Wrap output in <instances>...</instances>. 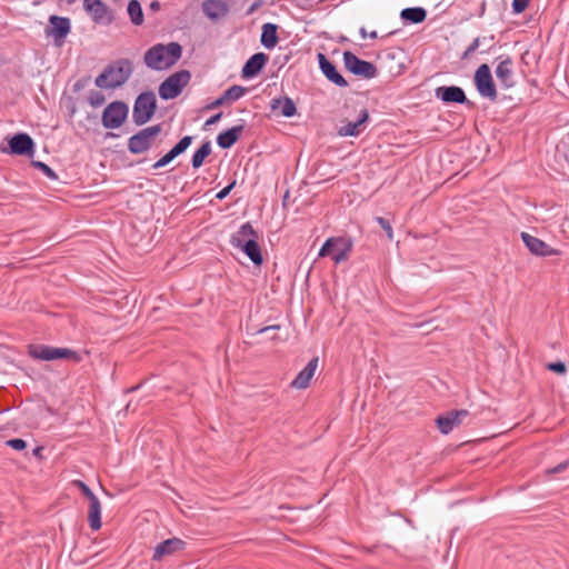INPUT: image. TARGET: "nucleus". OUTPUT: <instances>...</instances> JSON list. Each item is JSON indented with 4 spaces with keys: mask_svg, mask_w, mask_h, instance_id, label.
I'll use <instances>...</instances> for the list:
<instances>
[{
    "mask_svg": "<svg viewBox=\"0 0 569 569\" xmlns=\"http://www.w3.org/2000/svg\"><path fill=\"white\" fill-rule=\"evenodd\" d=\"M181 56L182 47L180 43H157L144 52L143 61L152 70H164L174 66Z\"/></svg>",
    "mask_w": 569,
    "mask_h": 569,
    "instance_id": "f257e3e1",
    "label": "nucleus"
},
{
    "mask_svg": "<svg viewBox=\"0 0 569 569\" xmlns=\"http://www.w3.org/2000/svg\"><path fill=\"white\" fill-rule=\"evenodd\" d=\"M132 73V63L128 59H120L109 64L101 74H99L94 83L102 89H114L121 87L130 78Z\"/></svg>",
    "mask_w": 569,
    "mask_h": 569,
    "instance_id": "f03ea898",
    "label": "nucleus"
},
{
    "mask_svg": "<svg viewBox=\"0 0 569 569\" xmlns=\"http://www.w3.org/2000/svg\"><path fill=\"white\" fill-rule=\"evenodd\" d=\"M257 238V231L249 222H246L239 228L237 233L232 234L231 243L233 247L240 248L256 266H260L263 258Z\"/></svg>",
    "mask_w": 569,
    "mask_h": 569,
    "instance_id": "7ed1b4c3",
    "label": "nucleus"
},
{
    "mask_svg": "<svg viewBox=\"0 0 569 569\" xmlns=\"http://www.w3.org/2000/svg\"><path fill=\"white\" fill-rule=\"evenodd\" d=\"M161 131L162 127L160 123L138 131L128 139V150L132 154H140L149 151Z\"/></svg>",
    "mask_w": 569,
    "mask_h": 569,
    "instance_id": "20e7f679",
    "label": "nucleus"
},
{
    "mask_svg": "<svg viewBox=\"0 0 569 569\" xmlns=\"http://www.w3.org/2000/svg\"><path fill=\"white\" fill-rule=\"evenodd\" d=\"M353 241L348 237H332L322 244L319 257L331 256L336 263L348 259L352 251Z\"/></svg>",
    "mask_w": 569,
    "mask_h": 569,
    "instance_id": "39448f33",
    "label": "nucleus"
},
{
    "mask_svg": "<svg viewBox=\"0 0 569 569\" xmlns=\"http://www.w3.org/2000/svg\"><path fill=\"white\" fill-rule=\"evenodd\" d=\"M157 99L152 91L140 93L133 104L132 120L137 126L146 124L154 114Z\"/></svg>",
    "mask_w": 569,
    "mask_h": 569,
    "instance_id": "423d86ee",
    "label": "nucleus"
},
{
    "mask_svg": "<svg viewBox=\"0 0 569 569\" xmlns=\"http://www.w3.org/2000/svg\"><path fill=\"white\" fill-rule=\"evenodd\" d=\"M191 73L188 70H180L170 74L160 86L159 96L163 100L177 98L188 86Z\"/></svg>",
    "mask_w": 569,
    "mask_h": 569,
    "instance_id": "0eeeda50",
    "label": "nucleus"
},
{
    "mask_svg": "<svg viewBox=\"0 0 569 569\" xmlns=\"http://www.w3.org/2000/svg\"><path fill=\"white\" fill-rule=\"evenodd\" d=\"M29 353L33 359L44 360V361H51V360H57V359H68L73 362H80L82 359L81 356L72 349L58 348V347L44 346V345L31 347Z\"/></svg>",
    "mask_w": 569,
    "mask_h": 569,
    "instance_id": "6e6552de",
    "label": "nucleus"
},
{
    "mask_svg": "<svg viewBox=\"0 0 569 569\" xmlns=\"http://www.w3.org/2000/svg\"><path fill=\"white\" fill-rule=\"evenodd\" d=\"M473 80L476 89L481 97L487 98L490 101L497 100V88L491 74L490 67L487 63H482L478 67L475 72Z\"/></svg>",
    "mask_w": 569,
    "mask_h": 569,
    "instance_id": "1a4fd4ad",
    "label": "nucleus"
},
{
    "mask_svg": "<svg viewBox=\"0 0 569 569\" xmlns=\"http://www.w3.org/2000/svg\"><path fill=\"white\" fill-rule=\"evenodd\" d=\"M128 106L122 101L109 103L102 112V126L106 129H117L123 124L128 117Z\"/></svg>",
    "mask_w": 569,
    "mask_h": 569,
    "instance_id": "9d476101",
    "label": "nucleus"
},
{
    "mask_svg": "<svg viewBox=\"0 0 569 569\" xmlns=\"http://www.w3.org/2000/svg\"><path fill=\"white\" fill-rule=\"evenodd\" d=\"M343 63L348 71L365 79H372L378 73V69L372 62L362 60L350 51L343 52Z\"/></svg>",
    "mask_w": 569,
    "mask_h": 569,
    "instance_id": "9b49d317",
    "label": "nucleus"
},
{
    "mask_svg": "<svg viewBox=\"0 0 569 569\" xmlns=\"http://www.w3.org/2000/svg\"><path fill=\"white\" fill-rule=\"evenodd\" d=\"M500 61L496 67L495 73L503 89H511L516 84L515 72H513V60L510 56H500Z\"/></svg>",
    "mask_w": 569,
    "mask_h": 569,
    "instance_id": "f8f14e48",
    "label": "nucleus"
},
{
    "mask_svg": "<svg viewBox=\"0 0 569 569\" xmlns=\"http://www.w3.org/2000/svg\"><path fill=\"white\" fill-rule=\"evenodd\" d=\"M83 7L96 23L110 24L113 20L111 10L101 0H83Z\"/></svg>",
    "mask_w": 569,
    "mask_h": 569,
    "instance_id": "ddd939ff",
    "label": "nucleus"
},
{
    "mask_svg": "<svg viewBox=\"0 0 569 569\" xmlns=\"http://www.w3.org/2000/svg\"><path fill=\"white\" fill-rule=\"evenodd\" d=\"M50 26L46 29V34L54 39V43L61 46L64 38L70 32L69 18L51 16L49 18Z\"/></svg>",
    "mask_w": 569,
    "mask_h": 569,
    "instance_id": "4468645a",
    "label": "nucleus"
},
{
    "mask_svg": "<svg viewBox=\"0 0 569 569\" xmlns=\"http://www.w3.org/2000/svg\"><path fill=\"white\" fill-rule=\"evenodd\" d=\"M436 97L446 103H461L472 107L473 103L466 97L465 91L457 86H442L436 89Z\"/></svg>",
    "mask_w": 569,
    "mask_h": 569,
    "instance_id": "2eb2a0df",
    "label": "nucleus"
},
{
    "mask_svg": "<svg viewBox=\"0 0 569 569\" xmlns=\"http://www.w3.org/2000/svg\"><path fill=\"white\" fill-rule=\"evenodd\" d=\"M469 411L466 409L452 410L447 415L438 416L436 423L442 435H448L455 427L461 425L462 420L468 417Z\"/></svg>",
    "mask_w": 569,
    "mask_h": 569,
    "instance_id": "dca6fc26",
    "label": "nucleus"
},
{
    "mask_svg": "<svg viewBox=\"0 0 569 569\" xmlns=\"http://www.w3.org/2000/svg\"><path fill=\"white\" fill-rule=\"evenodd\" d=\"M521 239L528 250L536 256L541 257H550V256H558L560 254V251L557 249L551 248L548 243H546L543 240L533 237L527 232L521 233Z\"/></svg>",
    "mask_w": 569,
    "mask_h": 569,
    "instance_id": "f3484780",
    "label": "nucleus"
},
{
    "mask_svg": "<svg viewBox=\"0 0 569 569\" xmlns=\"http://www.w3.org/2000/svg\"><path fill=\"white\" fill-rule=\"evenodd\" d=\"M186 542L179 538H169L154 547L152 560L160 561L164 557L171 556L180 550H183Z\"/></svg>",
    "mask_w": 569,
    "mask_h": 569,
    "instance_id": "a211bd4d",
    "label": "nucleus"
},
{
    "mask_svg": "<svg viewBox=\"0 0 569 569\" xmlns=\"http://www.w3.org/2000/svg\"><path fill=\"white\" fill-rule=\"evenodd\" d=\"M319 67L328 80L338 87H347V80L337 71L336 66L323 54L318 53Z\"/></svg>",
    "mask_w": 569,
    "mask_h": 569,
    "instance_id": "6ab92c4d",
    "label": "nucleus"
},
{
    "mask_svg": "<svg viewBox=\"0 0 569 569\" xmlns=\"http://www.w3.org/2000/svg\"><path fill=\"white\" fill-rule=\"evenodd\" d=\"M11 153L24 156L33 151L34 142L27 133H17L9 140Z\"/></svg>",
    "mask_w": 569,
    "mask_h": 569,
    "instance_id": "aec40b11",
    "label": "nucleus"
},
{
    "mask_svg": "<svg viewBox=\"0 0 569 569\" xmlns=\"http://www.w3.org/2000/svg\"><path fill=\"white\" fill-rule=\"evenodd\" d=\"M268 60L269 57L263 52H258L251 56L242 68V78L248 79L256 77L263 69Z\"/></svg>",
    "mask_w": 569,
    "mask_h": 569,
    "instance_id": "412c9836",
    "label": "nucleus"
},
{
    "mask_svg": "<svg viewBox=\"0 0 569 569\" xmlns=\"http://www.w3.org/2000/svg\"><path fill=\"white\" fill-rule=\"evenodd\" d=\"M369 120V112L367 109H362L360 111L359 118L357 121H348L343 126H341L338 130V134L341 137H356L361 133L363 130L362 124Z\"/></svg>",
    "mask_w": 569,
    "mask_h": 569,
    "instance_id": "4be33fe9",
    "label": "nucleus"
},
{
    "mask_svg": "<svg viewBox=\"0 0 569 569\" xmlns=\"http://www.w3.org/2000/svg\"><path fill=\"white\" fill-rule=\"evenodd\" d=\"M318 366V358H312L307 366L298 373L291 382V387L296 389H306L312 379Z\"/></svg>",
    "mask_w": 569,
    "mask_h": 569,
    "instance_id": "5701e85b",
    "label": "nucleus"
},
{
    "mask_svg": "<svg viewBox=\"0 0 569 569\" xmlns=\"http://www.w3.org/2000/svg\"><path fill=\"white\" fill-rule=\"evenodd\" d=\"M202 11L208 18L218 20L228 14L229 7L222 0H206L202 3Z\"/></svg>",
    "mask_w": 569,
    "mask_h": 569,
    "instance_id": "b1692460",
    "label": "nucleus"
},
{
    "mask_svg": "<svg viewBox=\"0 0 569 569\" xmlns=\"http://www.w3.org/2000/svg\"><path fill=\"white\" fill-rule=\"evenodd\" d=\"M244 130V126L238 124L234 126L223 132H221L217 137V143L221 149H229L231 148L240 138Z\"/></svg>",
    "mask_w": 569,
    "mask_h": 569,
    "instance_id": "393cba45",
    "label": "nucleus"
},
{
    "mask_svg": "<svg viewBox=\"0 0 569 569\" xmlns=\"http://www.w3.org/2000/svg\"><path fill=\"white\" fill-rule=\"evenodd\" d=\"M88 521L89 526L93 531H97L101 528V503L98 497L89 500V510H88Z\"/></svg>",
    "mask_w": 569,
    "mask_h": 569,
    "instance_id": "a878e982",
    "label": "nucleus"
},
{
    "mask_svg": "<svg viewBox=\"0 0 569 569\" xmlns=\"http://www.w3.org/2000/svg\"><path fill=\"white\" fill-rule=\"evenodd\" d=\"M271 109H281V114L291 118L297 113V108L291 98H274L271 101Z\"/></svg>",
    "mask_w": 569,
    "mask_h": 569,
    "instance_id": "bb28decb",
    "label": "nucleus"
},
{
    "mask_svg": "<svg viewBox=\"0 0 569 569\" xmlns=\"http://www.w3.org/2000/svg\"><path fill=\"white\" fill-rule=\"evenodd\" d=\"M278 27L273 23H264L262 26L261 43L268 49L273 48L278 43Z\"/></svg>",
    "mask_w": 569,
    "mask_h": 569,
    "instance_id": "cd10ccee",
    "label": "nucleus"
},
{
    "mask_svg": "<svg viewBox=\"0 0 569 569\" xmlns=\"http://www.w3.org/2000/svg\"><path fill=\"white\" fill-rule=\"evenodd\" d=\"M401 18L411 23H421L427 17V12L423 8H406L400 13Z\"/></svg>",
    "mask_w": 569,
    "mask_h": 569,
    "instance_id": "c85d7f7f",
    "label": "nucleus"
},
{
    "mask_svg": "<svg viewBox=\"0 0 569 569\" xmlns=\"http://www.w3.org/2000/svg\"><path fill=\"white\" fill-rule=\"evenodd\" d=\"M127 12L129 14L130 21L134 26H141L143 23V11L141 4L138 0H130L128 3Z\"/></svg>",
    "mask_w": 569,
    "mask_h": 569,
    "instance_id": "c756f323",
    "label": "nucleus"
},
{
    "mask_svg": "<svg viewBox=\"0 0 569 569\" xmlns=\"http://www.w3.org/2000/svg\"><path fill=\"white\" fill-rule=\"evenodd\" d=\"M211 151V142H203L192 156L191 163L193 169H199L203 164L204 159L210 156Z\"/></svg>",
    "mask_w": 569,
    "mask_h": 569,
    "instance_id": "7c9ffc66",
    "label": "nucleus"
},
{
    "mask_svg": "<svg viewBox=\"0 0 569 569\" xmlns=\"http://www.w3.org/2000/svg\"><path fill=\"white\" fill-rule=\"evenodd\" d=\"M247 91H248L247 88L239 86V84H233L230 88H228L222 93V96H223V99L226 100V102H231V101L239 100L241 97H243L246 94Z\"/></svg>",
    "mask_w": 569,
    "mask_h": 569,
    "instance_id": "2f4dec72",
    "label": "nucleus"
},
{
    "mask_svg": "<svg viewBox=\"0 0 569 569\" xmlns=\"http://www.w3.org/2000/svg\"><path fill=\"white\" fill-rule=\"evenodd\" d=\"M192 140L193 138L191 136H186L181 138L169 151L177 158L191 146Z\"/></svg>",
    "mask_w": 569,
    "mask_h": 569,
    "instance_id": "473e14b6",
    "label": "nucleus"
},
{
    "mask_svg": "<svg viewBox=\"0 0 569 569\" xmlns=\"http://www.w3.org/2000/svg\"><path fill=\"white\" fill-rule=\"evenodd\" d=\"M88 100H89V103H90L92 107L97 108V107H100V106H102V104L104 103L106 98H104V96H103L101 92H99V91H91V92H90V94H89V97H88Z\"/></svg>",
    "mask_w": 569,
    "mask_h": 569,
    "instance_id": "72a5a7b5",
    "label": "nucleus"
},
{
    "mask_svg": "<svg viewBox=\"0 0 569 569\" xmlns=\"http://www.w3.org/2000/svg\"><path fill=\"white\" fill-rule=\"evenodd\" d=\"M32 164H33V167L41 170L48 178H50L52 180L58 179V176L56 174V172L44 162L33 161Z\"/></svg>",
    "mask_w": 569,
    "mask_h": 569,
    "instance_id": "f704fd0d",
    "label": "nucleus"
},
{
    "mask_svg": "<svg viewBox=\"0 0 569 569\" xmlns=\"http://www.w3.org/2000/svg\"><path fill=\"white\" fill-rule=\"evenodd\" d=\"M376 221L386 231L389 240H392L393 239V230H392V227H391L389 220L383 217H377Z\"/></svg>",
    "mask_w": 569,
    "mask_h": 569,
    "instance_id": "c9c22d12",
    "label": "nucleus"
},
{
    "mask_svg": "<svg viewBox=\"0 0 569 569\" xmlns=\"http://www.w3.org/2000/svg\"><path fill=\"white\" fill-rule=\"evenodd\" d=\"M78 488L79 490L81 491V493L88 499H93L96 498L97 496L92 492V490L81 480H76L73 482Z\"/></svg>",
    "mask_w": 569,
    "mask_h": 569,
    "instance_id": "e433bc0d",
    "label": "nucleus"
},
{
    "mask_svg": "<svg viewBox=\"0 0 569 569\" xmlns=\"http://www.w3.org/2000/svg\"><path fill=\"white\" fill-rule=\"evenodd\" d=\"M174 158L176 157L173 156V153L168 151L163 157H161L158 161H156L152 164V168L153 169H160V168L167 166L168 163H170Z\"/></svg>",
    "mask_w": 569,
    "mask_h": 569,
    "instance_id": "4c0bfd02",
    "label": "nucleus"
},
{
    "mask_svg": "<svg viewBox=\"0 0 569 569\" xmlns=\"http://www.w3.org/2000/svg\"><path fill=\"white\" fill-rule=\"evenodd\" d=\"M547 368L550 371H553V372L559 373V375H565L566 371H567V367H566V365L562 361L550 362V363L547 365Z\"/></svg>",
    "mask_w": 569,
    "mask_h": 569,
    "instance_id": "58836bf2",
    "label": "nucleus"
},
{
    "mask_svg": "<svg viewBox=\"0 0 569 569\" xmlns=\"http://www.w3.org/2000/svg\"><path fill=\"white\" fill-rule=\"evenodd\" d=\"M529 2H530V0H513L512 1V11L515 13L523 12L527 9Z\"/></svg>",
    "mask_w": 569,
    "mask_h": 569,
    "instance_id": "ea45409f",
    "label": "nucleus"
},
{
    "mask_svg": "<svg viewBox=\"0 0 569 569\" xmlns=\"http://www.w3.org/2000/svg\"><path fill=\"white\" fill-rule=\"evenodd\" d=\"M6 443L14 450H23L27 447L26 441L19 438L10 439Z\"/></svg>",
    "mask_w": 569,
    "mask_h": 569,
    "instance_id": "a19ab883",
    "label": "nucleus"
},
{
    "mask_svg": "<svg viewBox=\"0 0 569 569\" xmlns=\"http://www.w3.org/2000/svg\"><path fill=\"white\" fill-rule=\"evenodd\" d=\"M236 184V181L231 182L230 184H228L227 187H224L222 190H220L217 194H216V198L218 200H222L224 199L232 190V188L234 187Z\"/></svg>",
    "mask_w": 569,
    "mask_h": 569,
    "instance_id": "79ce46f5",
    "label": "nucleus"
},
{
    "mask_svg": "<svg viewBox=\"0 0 569 569\" xmlns=\"http://www.w3.org/2000/svg\"><path fill=\"white\" fill-rule=\"evenodd\" d=\"M481 44V38H476L465 52V57L475 52Z\"/></svg>",
    "mask_w": 569,
    "mask_h": 569,
    "instance_id": "37998d69",
    "label": "nucleus"
},
{
    "mask_svg": "<svg viewBox=\"0 0 569 569\" xmlns=\"http://www.w3.org/2000/svg\"><path fill=\"white\" fill-rule=\"evenodd\" d=\"M568 465H569V461L560 462L556 467H553L551 469H548L547 472L548 473H559V472H562L563 470L567 469Z\"/></svg>",
    "mask_w": 569,
    "mask_h": 569,
    "instance_id": "c03bdc74",
    "label": "nucleus"
},
{
    "mask_svg": "<svg viewBox=\"0 0 569 569\" xmlns=\"http://www.w3.org/2000/svg\"><path fill=\"white\" fill-rule=\"evenodd\" d=\"M223 103H226V100L223 99V96H221L218 99H216L214 101H212L210 104H208L207 108L216 109V108H219L220 106H222Z\"/></svg>",
    "mask_w": 569,
    "mask_h": 569,
    "instance_id": "a18cd8bd",
    "label": "nucleus"
},
{
    "mask_svg": "<svg viewBox=\"0 0 569 569\" xmlns=\"http://www.w3.org/2000/svg\"><path fill=\"white\" fill-rule=\"evenodd\" d=\"M221 117H222V112H218V113L213 114L206 121L204 126L208 127V126L217 123L221 119Z\"/></svg>",
    "mask_w": 569,
    "mask_h": 569,
    "instance_id": "49530a36",
    "label": "nucleus"
},
{
    "mask_svg": "<svg viewBox=\"0 0 569 569\" xmlns=\"http://www.w3.org/2000/svg\"><path fill=\"white\" fill-rule=\"evenodd\" d=\"M360 34H361V38L362 39H366L367 37L371 38V39H377L378 34H377V31H372V32H367L366 28H360Z\"/></svg>",
    "mask_w": 569,
    "mask_h": 569,
    "instance_id": "de8ad7c7",
    "label": "nucleus"
},
{
    "mask_svg": "<svg viewBox=\"0 0 569 569\" xmlns=\"http://www.w3.org/2000/svg\"><path fill=\"white\" fill-rule=\"evenodd\" d=\"M279 329H280V326H278V325L268 326V327H264V328L260 329L258 331V333H267L269 331H276V330H279Z\"/></svg>",
    "mask_w": 569,
    "mask_h": 569,
    "instance_id": "09e8293b",
    "label": "nucleus"
},
{
    "mask_svg": "<svg viewBox=\"0 0 569 569\" xmlns=\"http://www.w3.org/2000/svg\"><path fill=\"white\" fill-rule=\"evenodd\" d=\"M481 41L485 42V44H487V49L485 50V52H488L491 48H492V42H493V36L489 37V38H482Z\"/></svg>",
    "mask_w": 569,
    "mask_h": 569,
    "instance_id": "8fccbe9b",
    "label": "nucleus"
},
{
    "mask_svg": "<svg viewBox=\"0 0 569 569\" xmlns=\"http://www.w3.org/2000/svg\"><path fill=\"white\" fill-rule=\"evenodd\" d=\"M261 6L260 1H257L250 6V8L247 10V14H252L259 7Z\"/></svg>",
    "mask_w": 569,
    "mask_h": 569,
    "instance_id": "3c124183",
    "label": "nucleus"
},
{
    "mask_svg": "<svg viewBox=\"0 0 569 569\" xmlns=\"http://www.w3.org/2000/svg\"><path fill=\"white\" fill-rule=\"evenodd\" d=\"M150 8L152 10H158L160 8V3L158 1H153L151 2Z\"/></svg>",
    "mask_w": 569,
    "mask_h": 569,
    "instance_id": "603ef678",
    "label": "nucleus"
},
{
    "mask_svg": "<svg viewBox=\"0 0 569 569\" xmlns=\"http://www.w3.org/2000/svg\"><path fill=\"white\" fill-rule=\"evenodd\" d=\"M41 451H42V448L37 447L36 449H33V455L37 456V457H40Z\"/></svg>",
    "mask_w": 569,
    "mask_h": 569,
    "instance_id": "864d4df0",
    "label": "nucleus"
}]
</instances>
